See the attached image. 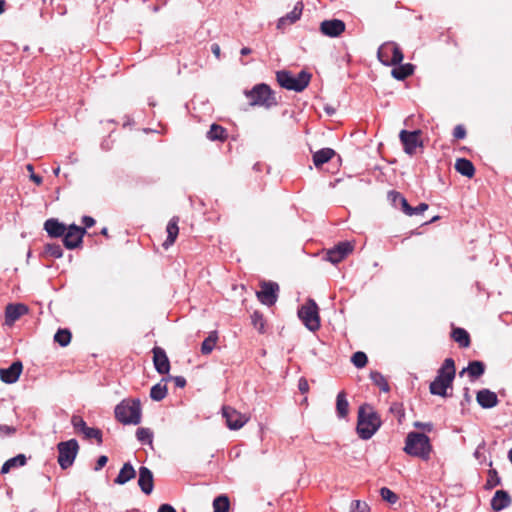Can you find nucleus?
Instances as JSON below:
<instances>
[{"label":"nucleus","mask_w":512,"mask_h":512,"mask_svg":"<svg viewBox=\"0 0 512 512\" xmlns=\"http://www.w3.org/2000/svg\"><path fill=\"white\" fill-rule=\"evenodd\" d=\"M455 374L454 360L452 358H446L438 369L435 379L430 383V393L432 395L447 397V389L452 387Z\"/></svg>","instance_id":"obj_1"},{"label":"nucleus","mask_w":512,"mask_h":512,"mask_svg":"<svg viewBox=\"0 0 512 512\" xmlns=\"http://www.w3.org/2000/svg\"><path fill=\"white\" fill-rule=\"evenodd\" d=\"M380 426V417L370 406L365 404L359 407L356 430L361 439H370Z\"/></svg>","instance_id":"obj_2"},{"label":"nucleus","mask_w":512,"mask_h":512,"mask_svg":"<svg viewBox=\"0 0 512 512\" xmlns=\"http://www.w3.org/2000/svg\"><path fill=\"white\" fill-rule=\"evenodd\" d=\"M117 421L124 425H138L142 419L141 402L139 399H124L114 410Z\"/></svg>","instance_id":"obj_3"},{"label":"nucleus","mask_w":512,"mask_h":512,"mask_svg":"<svg viewBox=\"0 0 512 512\" xmlns=\"http://www.w3.org/2000/svg\"><path fill=\"white\" fill-rule=\"evenodd\" d=\"M429 437L424 433L410 432L405 440L404 451L413 457L428 460L431 452Z\"/></svg>","instance_id":"obj_4"},{"label":"nucleus","mask_w":512,"mask_h":512,"mask_svg":"<svg viewBox=\"0 0 512 512\" xmlns=\"http://www.w3.org/2000/svg\"><path fill=\"white\" fill-rule=\"evenodd\" d=\"M276 78L281 87L301 92L309 85L311 74L302 70L297 75H293L289 71L281 70L276 73Z\"/></svg>","instance_id":"obj_5"},{"label":"nucleus","mask_w":512,"mask_h":512,"mask_svg":"<svg viewBox=\"0 0 512 512\" xmlns=\"http://www.w3.org/2000/svg\"><path fill=\"white\" fill-rule=\"evenodd\" d=\"M245 95L252 106L271 108L277 105L274 92L265 83L255 85L250 91H246Z\"/></svg>","instance_id":"obj_6"},{"label":"nucleus","mask_w":512,"mask_h":512,"mask_svg":"<svg viewBox=\"0 0 512 512\" xmlns=\"http://www.w3.org/2000/svg\"><path fill=\"white\" fill-rule=\"evenodd\" d=\"M318 310L316 302L312 299H309L307 303L302 305L298 310V317L311 332L319 330L321 326Z\"/></svg>","instance_id":"obj_7"},{"label":"nucleus","mask_w":512,"mask_h":512,"mask_svg":"<svg viewBox=\"0 0 512 512\" xmlns=\"http://www.w3.org/2000/svg\"><path fill=\"white\" fill-rule=\"evenodd\" d=\"M57 450L59 466L66 470L73 465L79 451V444L76 439L62 441L57 444Z\"/></svg>","instance_id":"obj_8"},{"label":"nucleus","mask_w":512,"mask_h":512,"mask_svg":"<svg viewBox=\"0 0 512 512\" xmlns=\"http://www.w3.org/2000/svg\"><path fill=\"white\" fill-rule=\"evenodd\" d=\"M377 57L383 65L395 66L402 62L404 55L395 42H385L378 48Z\"/></svg>","instance_id":"obj_9"},{"label":"nucleus","mask_w":512,"mask_h":512,"mask_svg":"<svg viewBox=\"0 0 512 512\" xmlns=\"http://www.w3.org/2000/svg\"><path fill=\"white\" fill-rule=\"evenodd\" d=\"M279 285L276 282L264 281L261 283V289L257 291L258 300L266 306H272L278 299Z\"/></svg>","instance_id":"obj_10"},{"label":"nucleus","mask_w":512,"mask_h":512,"mask_svg":"<svg viewBox=\"0 0 512 512\" xmlns=\"http://www.w3.org/2000/svg\"><path fill=\"white\" fill-rule=\"evenodd\" d=\"M86 233L85 228L79 227L75 224L66 227V232L63 235V244L67 249H75L82 243L84 234Z\"/></svg>","instance_id":"obj_11"},{"label":"nucleus","mask_w":512,"mask_h":512,"mask_svg":"<svg viewBox=\"0 0 512 512\" xmlns=\"http://www.w3.org/2000/svg\"><path fill=\"white\" fill-rule=\"evenodd\" d=\"M420 130L407 131L401 130L399 134V138L401 143L403 144V148L405 153L409 155H413L417 149V147L422 146V141L420 140Z\"/></svg>","instance_id":"obj_12"},{"label":"nucleus","mask_w":512,"mask_h":512,"mask_svg":"<svg viewBox=\"0 0 512 512\" xmlns=\"http://www.w3.org/2000/svg\"><path fill=\"white\" fill-rule=\"evenodd\" d=\"M222 415L226 420V424L231 430L242 428L248 421V417L230 406L222 408Z\"/></svg>","instance_id":"obj_13"},{"label":"nucleus","mask_w":512,"mask_h":512,"mask_svg":"<svg viewBox=\"0 0 512 512\" xmlns=\"http://www.w3.org/2000/svg\"><path fill=\"white\" fill-rule=\"evenodd\" d=\"M353 250V245L350 242H340L335 247L327 251L326 259L337 264L341 262Z\"/></svg>","instance_id":"obj_14"},{"label":"nucleus","mask_w":512,"mask_h":512,"mask_svg":"<svg viewBox=\"0 0 512 512\" xmlns=\"http://www.w3.org/2000/svg\"><path fill=\"white\" fill-rule=\"evenodd\" d=\"M345 23L340 19L324 20L320 24V31L323 35L335 38L345 31Z\"/></svg>","instance_id":"obj_15"},{"label":"nucleus","mask_w":512,"mask_h":512,"mask_svg":"<svg viewBox=\"0 0 512 512\" xmlns=\"http://www.w3.org/2000/svg\"><path fill=\"white\" fill-rule=\"evenodd\" d=\"M152 353L155 370L159 374H168L170 371V361L165 350L161 347L155 346L152 349Z\"/></svg>","instance_id":"obj_16"},{"label":"nucleus","mask_w":512,"mask_h":512,"mask_svg":"<svg viewBox=\"0 0 512 512\" xmlns=\"http://www.w3.org/2000/svg\"><path fill=\"white\" fill-rule=\"evenodd\" d=\"M23 365L21 361H14L8 368L0 369V379L6 384L15 383L22 372Z\"/></svg>","instance_id":"obj_17"},{"label":"nucleus","mask_w":512,"mask_h":512,"mask_svg":"<svg viewBox=\"0 0 512 512\" xmlns=\"http://www.w3.org/2000/svg\"><path fill=\"white\" fill-rule=\"evenodd\" d=\"M28 312L26 305L8 304L5 309V325L12 326L21 316Z\"/></svg>","instance_id":"obj_18"},{"label":"nucleus","mask_w":512,"mask_h":512,"mask_svg":"<svg viewBox=\"0 0 512 512\" xmlns=\"http://www.w3.org/2000/svg\"><path fill=\"white\" fill-rule=\"evenodd\" d=\"M138 485L144 494L149 495L152 493L154 488V479L153 473L148 467L141 466L139 468Z\"/></svg>","instance_id":"obj_19"},{"label":"nucleus","mask_w":512,"mask_h":512,"mask_svg":"<svg viewBox=\"0 0 512 512\" xmlns=\"http://www.w3.org/2000/svg\"><path fill=\"white\" fill-rule=\"evenodd\" d=\"M302 11V2H297L292 11L279 18L277 22V28L279 30H284L287 26L294 24L296 21L300 19Z\"/></svg>","instance_id":"obj_20"},{"label":"nucleus","mask_w":512,"mask_h":512,"mask_svg":"<svg viewBox=\"0 0 512 512\" xmlns=\"http://www.w3.org/2000/svg\"><path fill=\"white\" fill-rule=\"evenodd\" d=\"M477 403L484 409H491L498 404L497 394L489 389H481L476 395Z\"/></svg>","instance_id":"obj_21"},{"label":"nucleus","mask_w":512,"mask_h":512,"mask_svg":"<svg viewBox=\"0 0 512 512\" xmlns=\"http://www.w3.org/2000/svg\"><path fill=\"white\" fill-rule=\"evenodd\" d=\"M511 497L505 490H497L491 499V508L495 512L502 511L511 504Z\"/></svg>","instance_id":"obj_22"},{"label":"nucleus","mask_w":512,"mask_h":512,"mask_svg":"<svg viewBox=\"0 0 512 512\" xmlns=\"http://www.w3.org/2000/svg\"><path fill=\"white\" fill-rule=\"evenodd\" d=\"M44 230L50 237L58 238L64 235L66 226L64 223L59 222L58 219L50 218L45 221Z\"/></svg>","instance_id":"obj_23"},{"label":"nucleus","mask_w":512,"mask_h":512,"mask_svg":"<svg viewBox=\"0 0 512 512\" xmlns=\"http://www.w3.org/2000/svg\"><path fill=\"white\" fill-rule=\"evenodd\" d=\"M135 476L136 471L133 465L130 462H126L120 469L117 477L114 479V482L118 485H124L130 480L134 479Z\"/></svg>","instance_id":"obj_24"},{"label":"nucleus","mask_w":512,"mask_h":512,"mask_svg":"<svg viewBox=\"0 0 512 512\" xmlns=\"http://www.w3.org/2000/svg\"><path fill=\"white\" fill-rule=\"evenodd\" d=\"M468 373L471 379H477L482 376L485 372V364L482 361L474 360L470 361L466 368H463L459 373L463 376L464 373Z\"/></svg>","instance_id":"obj_25"},{"label":"nucleus","mask_w":512,"mask_h":512,"mask_svg":"<svg viewBox=\"0 0 512 512\" xmlns=\"http://www.w3.org/2000/svg\"><path fill=\"white\" fill-rule=\"evenodd\" d=\"M178 221H179L178 217H173L170 219V221L167 224V227H166L167 238L163 243V247L166 249L175 242V240L178 236V233H179Z\"/></svg>","instance_id":"obj_26"},{"label":"nucleus","mask_w":512,"mask_h":512,"mask_svg":"<svg viewBox=\"0 0 512 512\" xmlns=\"http://www.w3.org/2000/svg\"><path fill=\"white\" fill-rule=\"evenodd\" d=\"M414 72V65L411 63L397 64L392 69L391 74L396 80L403 81Z\"/></svg>","instance_id":"obj_27"},{"label":"nucleus","mask_w":512,"mask_h":512,"mask_svg":"<svg viewBox=\"0 0 512 512\" xmlns=\"http://www.w3.org/2000/svg\"><path fill=\"white\" fill-rule=\"evenodd\" d=\"M455 169L458 173L468 178H472L475 174V167L473 163L466 158L457 159Z\"/></svg>","instance_id":"obj_28"},{"label":"nucleus","mask_w":512,"mask_h":512,"mask_svg":"<svg viewBox=\"0 0 512 512\" xmlns=\"http://www.w3.org/2000/svg\"><path fill=\"white\" fill-rule=\"evenodd\" d=\"M335 155V151L331 148H322L313 154V163L318 168L327 163Z\"/></svg>","instance_id":"obj_29"},{"label":"nucleus","mask_w":512,"mask_h":512,"mask_svg":"<svg viewBox=\"0 0 512 512\" xmlns=\"http://www.w3.org/2000/svg\"><path fill=\"white\" fill-rule=\"evenodd\" d=\"M451 337L461 348H467L470 346V335L464 328H453Z\"/></svg>","instance_id":"obj_30"},{"label":"nucleus","mask_w":512,"mask_h":512,"mask_svg":"<svg viewBox=\"0 0 512 512\" xmlns=\"http://www.w3.org/2000/svg\"><path fill=\"white\" fill-rule=\"evenodd\" d=\"M26 462V456L24 454H18L4 462L1 468V474H6L13 468L22 467L26 464Z\"/></svg>","instance_id":"obj_31"},{"label":"nucleus","mask_w":512,"mask_h":512,"mask_svg":"<svg viewBox=\"0 0 512 512\" xmlns=\"http://www.w3.org/2000/svg\"><path fill=\"white\" fill-rule=\"evenodd\" d=\"M388 199L391 201L394 207H400L404 213L406 210L410 211V205L401 193L397 191H390L388 193Z\"/></svg>","instance_id":"obj_32"},{"label":"nucleus","mask_w":512,"mask_h":512,"mask_svg":"<svg viewBox=\"0 0 512 512\" xmlns=\"http://www.w3.org/2000/svg\"><path fill=\"white\" fill-rule=\"evenodd\" d=\"M349 411V403L344 391L338 393L336 398V412L339 418H345Z\"/></svg>","instance_id":"obj_33"},{"label":"nucleus","mask_w":512,"mask_h":512,"mask_svg":"<svg viewBox=\"0 0 512 512\" xmlns=\"http://www.w3.org/2000/svg\"><path fill=\"white\" fill-rule=\"evenodd\" d=\"M206 137L211 141H224L227 138V131L218 124H212L208 130Z\"/></svg>","instance_id":"obj_34"},{"label":"nucleus","mask_w":512,"mask_h":512,"mask_svg":"<svg viewBox=\"0 0 512 512\" xmlns=\"http://www.w3.org/2000/svg\"><path fill=\"white\" fill-rule=\"evenodd\" d=\"M213 512H230V501L227 495L221 494L213 500Z\"/></svg>","instance_id":"obj_35"},{"label":"nucleus","mask_w":512,"mask_h":512,"mask_svg":"<svg viewBox=\"0 0 512 512\" xmlns=\"http://www.w3.org/2000/svg\"><path fill=\"white\" fill-rule=\"evenodd\" d=\"M218 340V335H217V332L216 331H212L209 336L202 342L201 344V353L203 355H208L210 354L215 345H216V342Z\"/></svg>","instance_id":"obj_36"},{"label":"nucleus","mask_w":512,"mask_h":512,"mask_svg":"<svg viewBox=\"0 0 512 512\" xmlns=\"http://www.w3.org/2000/svg\"><path fill=\"white\" fill-rule=\"evenodd\" d=\"M370 379L374 385H376L380 388L381 391L389 392V390H390L389 384L382 373H380L379 371H371Z\"/></svg>","instance_id":"obj_37"},{"label":"nucleus","mask_w":512,"mask_h":512,"mask_svg":"<svg viewBox=\"0 0 512 512\" xmlns=\"http://www.w3.org/2000/svg\"><path fill=\"white\" fill-rule=\"evenodd\" d=\"M168 389L165 384L157 383L150 390V397L154 401H161L167 395Z\"/></svg>","instance_id":"obj_38"},{"label":"nucleus","mask_w":512,"mask_h":512,"mask_svg":"<svg viewBox=\"0 0 512 512\" xmlns=\"http://www.w3.org/2000/svg\"><path fill=\"white\" fill-rule=\"evenodd\" d=\"M136 438L142 444L151 445L153 441V432L149 428L140 427L136 431Z\"/></svg>","instance_id":"obj_39"},{"label":"nucleus","mask_w":512,"mask_h":512,"mask_svg":"<svg viewBox=\"0 0 512 512\" xmlns=\"http://www.w3.org/2000/svg\"><path fill=\"white\" fill-rule=\"evenodd\" d=\"M54 341L65 347L71 341V332L68 329H59L54 335Z\"/></svg>","instance_id":"obj_40"},{"label":"nucleus","mask_w":512,"mask_h":512,"mask_svg":"<svg viewBox=\"0 0 512 512\" xmlns=\"http://www.w3.org/2000/svg\"><path fill=\"white\" fill-rule=\"evenodd\" d=\"M251 322L255 329L258 330L259 333L263 334L265 332V320L263 314L259 311H254L251 315Z\"/></svg>","instance_id":"obj_41"},{"label":"nucleus","mask_w":512,"mask_h":512,"mask_svg":"<svg viewBox=\"0 0 512 512\" xmlns=\"http://www.w3.org/2000/svg\"><path fill=\"white\" fill-rule=\"evenodd\" d=\"M45 254L48 256L58 259L63 256V249L59 244L48 243L44 247Z\"/></svg>","instance_id":"obj_42"},{"label":"nucleus","mask_w":512,"mask_h":512,"mask_svg":"<svg viewBox=\"0 0 512 512\" xmlns=\"http://www.w3.org/2000/svg\"><path fill=\"white\" fill-rule=\"evenodd\" d=\"M500 484H501V478L499 477L498 472L495 469H490L488 471V478H487V481L484 486L485 489L491 490Z\"/></svg>","instance_id":"obj_43"},{"label":"nucleus","mask_w":512,"mask_h":512,"mask_svg":"<svg viewBox=\"0 0 512 512\" xmlns=\"http://www.w3.org/2000/svg\"><path fill=\"white\" fill-rule=\"evenodd\" d=\"M351 362L357 368H363L368 362L367 355L362 351L355 352L351 357Z\"/></svg>","instance_id":"obj_44"},{"label":"nucleus","mask_w":512,"mask_h":512,"mask_svg":"<svg viewBox=\"0 0 512 512\" xmlns=\"http://www.w3.org/2000/svg\"><path fill=\"white\" fill-rule=\"evenodd\" d=\"M380 496L384 501L390 504H395L399 499L397 494L387 487H382L380 489Z\"/></svg>","instance_id":"obj_45"},{"label":"nucleus","mask_w":512,"mask_h":512,"mask_svg":"<svg viewBox=\"0 0 512 512\" xmlns=\"http://www.w3.org/2000/svg\"><path fill=\"white\" fill-rule=\"evenodd\" d=\"M85 438L87 439H96L97 443L100 445L102 444L103 442V439H102V432L100 429L98 428H92V427H88L84 432H83Z\"/></svg>","instance_id":"obj_46"},{"label":"nucleus","mask_w":512,"mask_h":512,"mask_svg":"<svg viewBox=\"0 0 512 512\" xmlns=\"http://www.w3.org/2000/svg\"><path fill=\"white\" fill-rule=\"evenodd\" d=\"M71 424L76 431L81 432V433H83L88 428V426H87L86 422L83 420V418L78 415L72 416Z\"/></svg>","instance_id":"obj_47"},{"label":"nucleus","mask_w":512,"mask_h":512,"mask_svg":"<svg viewBox=\"0 0 512 512\" xmlns=\"http://www.w3.org/2000/svg\"><path fill=\"white\" fill-rule=\"evenodd\" d=\"M370 508L366 502L353 500L350 505V512H369Z\"/></svg>","instance_id":"obj_48"},{"label":"nucleus","mask_w":512,"mask_h":512,"mask_svg":"<svg viewBox=\"0 0 512 512\" xmlns=\"http://www.w3.org/2000/svg\"><path fill=\"white\" fill-rule=\"evenodd\" d=\"M428 209V204L420 203L416 207L410 206V211L406 210L405 214L408 216L419 215Z\"/></svg>","instance_id":"obj_49"},{"label":"nucleus","mask_w":512,"mask_h":512,"mask_svg":"<svg viewBox=\"0 0 512 512\" xmlns=\"http://www.w3.org/2000/svg\"><path fill=\"white\" fill-rule=\"evenodd\" d=\"M16 433V427L6 425V424H0V437H10Z\"/></svg>","instance_id":"obj_50"},{"label":"nucleus","mask_w":512,"mask_h":512,"mask_svg":"<svg viewBox=\"0 0 512 512\" xmlns=\"http://www.w3.org/2000/svg\"><path fill=\"white\" fill-rule=\"evenodd\" d=\"M453 136L456 139H464L466 137V129L463 125L455 126L453 130Z\"/></svg>","instance_id":"obj_51"},{"label":"nucleus","mask_w":512,"mask_h":512,"mask_svg":"<svg viewBox=\"0 0 512 512\" xmlns=\"http://www.w3.org/2000/svg\"><path fill=\"white\" fill-rule=\"evenodd\" d=\"M414 427L418 429L425 430L427 432H431L433 429V424L431 422H414Z\"/></svg>","instance_id":"obj_52"},{"label":"nucleus","mask_w":512,"mask_h":512,"mask_svg":"<svg viewBox=\"0 0 512 512\" xmlns=\"http://www.w3.org/2000/svg\"><path fill=\"white\" fill-rule=\"evenodd\" d=\"M298 389L302 394H306L309 391V384L306 378L301 377L298 381Z\"/></svg>","instance_id":"obj_53"},{"label":"nucleus","mask_w":512,"mask_h":512,"mask_svg":"<svg viewBox=\"0 0 512 512\" xmlns=\"http://www.w3.org/2000/svg\"><path fill=\"white\" fill-rule=\"evenodd\" d=\"M108 462V457L105 456V455H101L98 459H97V462H96V465H95V471H99L101 470Z\"/></svg>","instance_id":"obj_54"},{"label":"nucleus","mask_w":512,"mask_h":512,"mask_svg":"<svg viewBox=\"0 0 512 512\" xmlns=\"http://www.w3.org/2000/svg\"><path fill=\"white\" fill-rule=\"evenodd\" d=\"M175 386L178 388H184L186 386V379L183 376H175L172 378Z\"/></svg>","instance_id":"obj_55"},{"label":"nucleus","mask_w":512,"mask_h":512,"mask_svg":"<svg viewBox=\"0 0 512 512\" xmlns=\"http://www.w3.org/2000/svg\"><path fill=\"white\" fill-rule=\"evenodd\" d=\"M82 223L85 225L84 228L86 229L92 227L95 224V220L90 216H83Z\"/></svg>","instance_id":"obj_56"},{"label":"nucleus","mask_w":512,"mask_h":512,"mask_svg":"<svg viewBox=\"0 0 512 512\" xmlns=\"http://www.w3.org/2000/svg\"><path fill=\"white\" fill-rule=\"evenodd\" d=\"M158 512H177L176 509L170 504H162L158 508Z\"/></svg>","instance_id":"obj_57"},{"label":"nucleus","mask_w":512,"mask_h":512,"mask_svg":"<svg viewBox=\"0 0 512 512\" xmlns=\"http://www.w3.org/2000/svg\"><path fill=\"white\" fill-rule=\"evenodd\" d=\"M30 179L37 185H41L43 182L42 177L34 173L30 175Z\"/></svg>","instance_id":"obj_58"},{"label":"nucleus","mask_w":512,"mask_h":512,"mask_svg":"<svg viewBox=\"0 0 512 512\" xmlns=\"http://www.w3.org/2000/svg\"><path fill=\"white\" fill-rule=\"evenodd\" d=\"M211 51L217 58L220 57V46L218 44H213L211 46Z\"/></svg>","instance_id":"obj_59"},{"label":"nucleus","mask_w":512,"mask_h":512,"mask_svg":"<svg viewBox=\"0 0 512 512\" xmlns=\"http://www.w3.org/2000/svg\"><path fill=\"white\" fill-rule=\"evenodd\" d=\"M324 111L329 115V116H332L335 114L336 112V109L333 107V106H330V105H326L324 107Z\"/></svg>","instance_id":"obj_60"},{"label":"nucleus","mask_w":512,"mask_h":512,"mask_svg":"<svg viewBox=\"0 0 512 512\" xmlns=\"http://www.w3.org/2000/svg\"><path fill=\"white\" fill-rule=\"evenodd\" d=\"M252 52V50L248 47H243L241 50H240V54L242 56H246V55H249L250 53Z\"/></svg>","instance_id":"obj_61"},{"label":"nucleus","mask_w":512,"mask_h":512,"mask_svg":"<svg viewBox=\"0 0 512 512\" xmlns=\"http://www.w3.org/2000/svg\"><path fill=\"white\" fill-rule=\"evenodd\" d=\"M464 400L466 402H470L471 401V397H470V394H469V388L468 387H466L464 389Z\"/></svg>","instance_id":"obj_62"},{"label":"nucleus","mask_w":512,"mask_h":512,"mask_svg":"<svg viewBox=\"0 0 512 512\" xmlns=\"http://www.w3.org/2000/svg\"><path fill=\"white\" fill-rule=\"evenodd\" d=\"M4 6H5V1L0 0V14H2L4 12Z\"/></svg>","instance_id":"obj_63"},{"label":"nucleus","mask_w":512,"mask_h":512,"mask_svg":"<svg viewBox=\"0 0 512 512\" xmlns=\"http://www.w3.org/2000/svg\"><path fill=\"white\" fill-rule=\"evenodd\" d=\"M101 234H102V235L107 236V235H108V229H107L106 227H104V228L101 230Z\"/></svg>","instance_id":"obj_64"}]
</instances>
